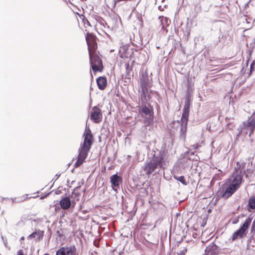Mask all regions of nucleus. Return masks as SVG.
I'll return each instance as SVG.
<instances>
[{"label":"nucleus","mask_w":255,"mask_h":255,"mask_svg":"<svg viewBox=\"0 0 255 255\" xmlns=\"http://www.w3.org/2000/svg\"><path fill=\"white\" fill-rule=\"evenodd\" d=\"M152 158L147 160L143 167V170L147 174H151L157 169H164L167 166L168 162L166 152L163 149L153 150Z\"/></svg>","instance_id":"f257e3e1"},{"label":"nucleus","mask_w":255,"mask_h":255,"mask_svg":"<svg viewBox=\"0 0 255 255\" xmlns=\"http://www.w3.org/2000/svg\"><path fill=\"white\" fill-rule=\"evenodd\" d=\"M84 141L80 145L78 150V155L77 160L75 163L76 167H79L82 165L87 158L89 151L90 150L93 141V136L91 131L86 126L85 132L83 134Z\"/></svg>","instance_id":"f03ea898"},{"label":"nucleus","mask_w":255,"mask_h":255,"mask_svg":"<svg viewBox=\"0 0 255 255\" xmlns=\"http://www.w3.org/2000/svg\"><path fill=\"white\" fill-rule=\"evenodd\" d=\"M237 165L238 167H235V171L230 177L228 182L230 185L238 190L243 181L242 173L245 167V163L244 161H238Z\"/></svg>","instance_id":"7ed1b4c3"},{"label":"nucleus","mask_w":255,"mask_h":255,"mask_svg":"<svg viewBox=\"0 0 255 255\" xmlns=\"http://www.w3.org/2000/svg\"><path fill=\"white\" fill-rule=\"evenodd\" d=\"M152 84L146 73L141 74L140 81V86L141 89L140 98L141 103L144 104L149 99L148 88L151 87Z\"/></svg>","instance_id":"20e7f679"},{"label":"nucleus","mask_w":255,"mask_h":255,"mask_svg":"<svg viewBox=\"0 0 255 255\" xmlns=\"http://www.w3.org/2000/svg\"><path fill=\"white\" fill-rule=\"evenodd\" d=\"M139 113L141 117L144 119L145 126L149 125L152 122L153 112L149 104L141 106L139 109Z\"/></svg>","instance_id":"39448f33"},{"label":"nucleus","mask_w":255,"mask_h":255,"mask_svg":"<svg viewBox=\"0 0 255 255\" xmlns=\"http://www.w3.org/2000/svg\"><path fill=\"white\" fill-rule=\"evenodd\" d=\"M95 51L89 53L91 66L94 72L102 71L103 68L102 61L101 58L95 53Z\"/></svg>","instance_id":"423d86ee"},{"label":"nucleus","mask_w":255,"mask_h":255,"mask_svg":"<svg viewBox=\"0 0 255 255\" xmlns=\"http://www.w3.org/2000/svg\"><path fill=\"white\" fill-rule=\"evenodd\" d=\"M252 219L249 217L246 219L242 226L236 231L232 235V239L233 241L235 240L237 238H242L246 235V231L251 225Z\"/></svg>","instance_id":"0eeeda50"},{"label":"nucleus","mask_w":255,"mask_h":255,"mask_svg":"<svg viewBox=\"0 0 255 255\" xmlns=\"http://www.w3.org/2000/svg\"><path fill=\"white\" fill-rule=\"evenodd\" d=\"M103 119L102 113L98 107L95 106L92 108L90 114V120L94 123H100Z\"/></svg>","instance_id":"6e6552de"},{"label":"nucleus","mask_w":255,"mask_h":255,"mask_svg":"<svg viewBox=\"0 0 255 255\" xmlns=\"http://www.w3.org/2000/svg\"><path fill=\"white\" fill-rule=\"evenodd\" d=\"M56 255H78L74 246L61 247L56 251Z\"/></svg>","instance_id":"1a4fd4ad"},{"label":"nucleus","mask_w":255,"mask_h":255,"mask_svg":"<svg viewBox=\"0 0 255 255\" xmlns=\"http://www.w3.org/2000/svg\"><path fill=\"white\" fill-rule=\"evenodd\" d=\"M86 39L88 44L89 53L95 51L97 47L96 37L92 34L87 33Z\"/></svg>","instance_id":"9d476101"},{"label":"nucleus","mask_w":255,"mask_h":255,"mask_svg":"<svg viewBox=\"0 0 255 255\" xmlns=\"http://www.w3.org/2000/svg\"><path fill=\"white\" fill-rule=\"evenodd\" d=\"M122 181L121 177L117 173L112 175L110 177V182L112 184V189L115 191H117L119 188Z\"/></svg>","instance_id":"9b49d317"},{"label":"nucleus","mask_w":255,"mask_h":255,"mask_svg":"<svg viewBox=\"0 0 255 255\" xmlns=\"http://www.w3.org/2000/svg\"><path fill=\"white\" fill-rule=\"evenodd\" d=\"M188 120L181 119V123L180 125L179 137L180 139L183 141H185L186 133L187 131V126Z\"/></svg>","instance_id":"f8f14e48"},{"label":"nucleus","mask_w":255,"mask_h":255,"mask_svg":"<svg viewBox=\"0 0 255 255\" xmlns=\"http://www.w3.org/2000/svg\"><path fill=\"white\" fill-rule=\"evenodd\" d=\"M237 190V189L228 184L226 189L222 195V197L225 199H228L231 197Z\"/></svg>","instance_id":"ddd939ff"},{"label":"nucleus","mask_w":255,"mask_h":255,"mask_svg":"<svg viewBox=\"0 0 255 255\" xmlns=\"http://www.w3.org/2000/svg\"><path fill=\"white\" fill-rule=\"evenodd\" d=\"M60 205L62 209L67 210L72 206V202L68 197H65L60 200Z\"/></svg>","instance_id":"4468645a"},{"label":"nucleus","mask_w":255,"mask_h":255,"mask_svg":"<svg viewBox=\"0 0 255 255\" xmlns=\"http://www.w3.org/2000/svg\"><path fill=\"white\" fill-rule=\"evenodd\" d=\"M190 103L188 99L185 101L181 119L188 120Z\"/></svg>","instance_id":"2eb2a0df"},{"label":"nucleus","mask_w":255,"mask_h":255,"mask_svg":"<svg viewBox=\"0 0 255 255\" xmlns=\"http://www.w3.org/2000/svg\"><path fill=\"white\" fill-rule=\"evenodd\" d=\"M217 246L215 244L212 243L206 248L205 250V254L206 255H217Z\"/></svg>","instance_id":"dca6fc26"},{"label":"nucleus","mask_w":255,"mask_h":255,"mask_svg":"<svg viewBox=\"0 0 255 255\" xmlns=\"http://www.w3.org/2000/svg\"><path fill=\"white\" fill-rule=\"evenodd\" d=\"M247 210L248 212L252 213L255 211V197L251 196L248 200L247 205Z\"/></svg>","instance_id":"f3484780"},{"label":"nucleus","mask_w":255,"mask_h":255,"mask_svg":"<svg viewBox=\"0 0 255 255\" xmlns=\"http://www.w3.org/2000/svg\"><path fill=\"white\" fill-rule=\"evenodd\" d=\"M97 83L99 89L103 90L107 86V79L104 77H99L97 79Z\"/></svg>","instance_id":"a211bd4d"},{"label":"nucleus","mask_w":255,"mask_h":255,"mask_svg":"<svg viewBox=\"0 0 255 255\" xmlns=\"http://www.w3.org/2000/svg\"><path fill=\"white\" fill-rule=\"evenodd\" d=\"M43 232L39 230H36L34 232L28 236V239L35 238L37 240H40V239L43 236Z\"/></svg>","instance_id":"6ab92c4d"},{"label":"nucleus","mask_w":255,"mask_h":255,"mask_svg":"<svg viewBox=\"0 0 255 255\" xmlns=\"http://www.w3.org/2000/svg\"><path fill=\"white\" fill-rule=\"evenodd\" d=\"M248 130H250L249 135L251 136V134L253 132L254 128H255V121L253 120L248 122L246 125Z\"/></svg>","instance_id":"aec40b11"},{"label":"nucleus","mask_w":255,"mask_h":255,"mask_svg":"<svg viewBox=\"0 0 255 255\" xmlns=\"http://www.w3.org/2000/svg\"><path fill=\"white\" fill-rule=\"evenodd\" d=\"M128 45L127 44L123 45L121 46L119 49V52L121 54V57H124V55L126 53L128 48Z\"/></svg>","instance_id":"412c9836"},{"label":"nucleus","mask_w":255,"mask_h":255,"mask_svg":"<svg viewBox=\"0 0 255 255\" xmlns=\"http://www.w3.org/2000/svg\"><path fill=\"white\" fill-rule=\"evenodd\" d=\"M174 178L177 181L182 183L184 185H186L187 184V182L186 181V180L184 178V177L183 176H174Z\"/></svg>","instance_id":"4be33fe9"},{"label":"nucleus","mask_w":255,"mask_h":255,"mask_svg":"<svg viewBox=\"0 0 255 255\" xmlns=\"http://www.w3.org/2000/svg\"><path fill=\"white\" fill-rule=\"evenodd\" d=\"M79 196L80 194L79 193H73L72 196L74 197V201H72V206L74 207L75 205V202H77L79 200Z\"/></svg>","instance_id":"5701e85b"},{"label":"nucleus","mask_w":255,"mask_h":255,"mask_svg":"<svg viewBox=\"0 0 255 255\" xmlns=\"http://www.w3.org/2000/svg\"><path fill=\"white\" fill-rule=\"evenodd\" d=\"M255 71V61H254L250 66V72Z\"/></svg>","instance_id":"b1692460"},{"label":"nucleus","mask_w":255,"mask_h":255,"mask_svg":"<svg viewBox=\"0 0 255 255\" xmlns=\"http://www.w3.org/2000/svg\"><path fill=\"white\" fill-rule=\"evenodd\" d=\"M16 255H26L24 253L23 251L22 250H19L17 253Z\"/></svg>","instance_id":"393cba45"},{"label":"nucleus","mask_w":255,"mask_h":255,"mask_svg":"<svg viewBox=\"0 0 255 255\" xmlns=\"http://www.w3.org/2000/svg\"><path fill=\"white\" fill-rule=\"evenodd\" d=\"M186 252V250L184 249L182 251H181L180 253H179L177 255H185Z\"/></svg>","instance_id":"a878e982"},{"label":"nucleus","mask_w":255,"mask_h":255,"mask_svg":"<svg viewBox=\"0 0 255 255\" xmlns=\"http://www.w3.org/2000/svg\"><path fill=\"white\" fill-rule=\"evenodd\" d=\"M1 239L3 242L4 245L5 247H7V242L6 241L4 240L3 237L2 236H1Z\"/></svg>","instance_id":"bb28decb"},{"label":"nucleus","mask_w":255,"mask_h":255,"mask_svg":"<svg viewBox=\"0 0 255 255\" xmlns=\"http://www.w3.org/2000/svg\"><path fill=\"white\" fill-rule=\"evenodd\" d=\"M239 220V217H238L237 218H236L235 220H234L233 221V224H237V223H238Z\"/></svg>","instance_id":"cd10ccee"},{"label":"nucleus","mask_w":255,"mask_h":255,"mask_svg":"<svg viewBox=\"0 0 255 255\" xmlns=\"http://www.w3.org/2000/svg\"><path fill=\"white\" fill-rule=\"evenodd\" d=\"M198 144H194L192 145V147L194 149H197L198 147Z\"/></svg>","instance_id":"c85d7f7f"},{"label":"nucleus","mask_w":255,"mask_h":255,"mask_svg":"<svg viewBox=\"0 0 255 255\" xmlns=\"http://www.w3.org/2000/svg\"><path fill=\"white\" fill-rule=\"evenodd\" d=\"M60 174H56V175H55L56 179H57L59 178V177L60 176Z\"/></svg>","instance_id":"c756f323"},{"label":"nucleus","mask_w":255,"mask_h":255,"mask_svg":"<svg viewBox=\"0 0 255 255\" xmlns=\"http://www.w3.org/2000/svg\"><path fill=\"white\" fill-rule=\"evenodd\" d=\"M24 239V237H22L21 238H20V240H23Z\"/></svg>","instance_id":"7c9ffc66"},{"label":"nucleus","mask_w":255,"mask_h":255,"mask_svg":"<svg viewBox=\"0 0 255 255\" xmlns=\"http://www.w3.org/2000/svg\"><path fill=\"white\" fill-rule=\"evenodd\" d=\"M45 197V196H42L40 198V199H43Z\"/></svg>","instance_id":"2f4dec72"},{"label":"nucleus","mask_w":255,"mask_h":255,"mask_svg":"<svg viewBox=\"0 0 255 255\" xmlns=\"http://www.w3.org/2000/svg\"><path fill=\"white\" fill-rule=\"evenodd\" d=\"M87 24H89V22L88 21H87Z\"/></svg>","instance_id":"473e14b6"},{"label":"nucleus","mask_w":255,"mask_h":255,"mask_svg":"<svg viewBox=\"0 0 255 255\" xmlns=\"http://www.w3.org/2000/svg\"><path fill=\"white\" fill-rule=\"evenodd\" d=\"M48 255V254H46V255Z\"/></svg>","instance_id":"72a5a7b5"}]
</instances>
